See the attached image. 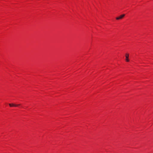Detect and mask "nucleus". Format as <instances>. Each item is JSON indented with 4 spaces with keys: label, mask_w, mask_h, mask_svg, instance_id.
I'll return each instance as SVG.
<instances>
[{
    "label": "nucleus",
    "mask_w": 153,
    "mask_h": 153,
    "mask_svg": "<svg viewBox=\"0 0 153 153\" xmlns=\"http://www.w3.org/2000/svg\"><path fill=\"white\" fill-rule=\"evenodd\" d=\"M20 105V104H18V105H16V104H13V103H12V107H17V106H19Z\"/></svg>",
    "instance_id": "7ed1b4c3"
},
{
    "label": "nucleus",
    "mask_w": 153,
    "mask_h": 153,
    "mask_svg": "<svg viewBox=\"0 0 153 153\" xmlns=\"http://www.w3.org/2000/svg\"><path fill=\"white\" fill-rule=\"evenodd\" d=\"M9 105L10 107H12V104H9Z\"/></svg>",
    "instance_id": "20e7f679"
},
{
    "label": "nucleus",
    "mask_w": 153,
    "mask_h": 153,
    "mask_svg": "<svg viewBox=\"0 0 153 153\" xmlns=\"http://www.w3.org/2000/svg\"><path fill=\"white\" fill-rule=\"evenodd\" d=\"M129 55L128 53H126V62H128L129 61V60L128 59V58L129 57Z\"/></svg>",
    "instance_id": "f03ea898"
},
{
    "label": "nucleus",
    "mask_w": 153,
    "mask_h": 153,
    "mask_svg": "<svg viewBox=\"0 0 153 153\" xmlns=\"http://www.w3.org/2000/svg\"><path fill=\"white\" fill-rule=\"evenodd\" d=\"M125 14H123L122 15H120L119 16L116 18V19L117 20H119L122 19L125 16Z\"/></svg>",
    "instance_id": "f257e3e1"
}]
</instances>
